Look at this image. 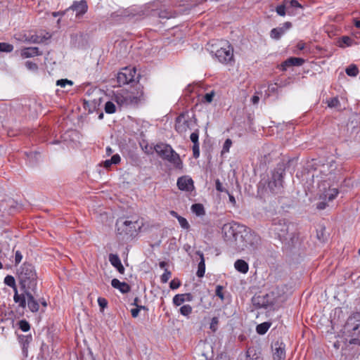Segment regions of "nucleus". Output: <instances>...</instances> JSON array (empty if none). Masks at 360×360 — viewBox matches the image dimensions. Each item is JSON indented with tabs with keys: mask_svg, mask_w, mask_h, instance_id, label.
<instances>
[{
	"mask_svg": "<svg viewBox=\"0 0 360 360\" xmlns=\"http://www.w3.org/2000/svg\"><path fill=\"white\" fill-rule=\"evenodd\" d=\"M239 236L234 248L240 252L246 251L248 253L255 254L260 245L259 236L245 227Z\"/></svg>",
	"mask_w": 360,
	"mask_h": 360,
	"instance_id": "f257e3e1",
	"label": "nucleus"
},
{
	"mask_svg": "<svg viewBox=\"0 0 360 360\" xmlns=\"http://www.w3.org/2000/svg\"><path fill=\"white\" fill-rule=\"evenodd\" d=\"M19 285L22 291H35L37 276L34 267L29 263H24L18 271Z\"/></svg>",
	"mask_w": 360,
	"mask_h": 360,
	"instance_id": "f03ea898",
	"label": "nucleus"
},
{
	"mask_svg": "<svg viewBox=\"0 0 360 360\" xmlns=\"http://www.w3.org/2000/svg\"><path fill=\"white\" fill-rule=\"evenodd\" d=\"M207 49L221 63L227 64L233 60V49L227 41L208 43Z\"/></svg>",
	"mask_w": 360,
	"mask_h": 360,
	"instance_id": "7ed1b4c3",
	"label": "nucleus"
},
{
	"mask_svg": "<svg viewBox=\"0 0 360 360\" xmlns=\"http://www.w3.org/2000/svg\"><path fill=\"white\" fill-rule=\"evenodd\" d=\"M154 150L161 158L169 162L176 168L181 169L182 167L183 163L179 155L169 145L160 143L155 146Z\"/></svg>",
	"mask_w": 360,
	"mask_h": 360,
	"instance_id": "20e7f679",
	"label": "nucleus"
},
{
	"mask_svg": "<svg viewBox=\"0 0 360 360\" xmlns=\"http://www.w3.org/2000/svg\"><path fill=\"white\" fill-rule=\"evenodd\" d=\"M116 102L121 106H136L145 100L142 90L134 92H123L115 95Z\"/></svg>",
	"mask_w": 360,
	"mask_h": 360,
	"instance_id": "39448f33",
	"label": "nucleus"
},
{
	"mask_svg": "<svg viewBox=\"0 0 360 360\" xmlns=\"http://www.w3.org/2000/svg\"><path fill=\"white\" fill-rule=\"evenodd\" d=\"M196 127L197 120L188 112H182L176 119L175 129L181 135H185L188 131L193 130Z\"/></svg>",
	"mask_w": 360,
	"mask_h": 360,
	"instance_id": "423d86ee",
	"label": "nucleus"
},
{
	"mask_svg": "<svg viewBox=\"0 0 360 360\" xmlns=\"http://www.w3.org/2000/svg\"><path fill=\"white\" fill-rule=\"evenodd\" d=\"M244 228V226L235 222L225 224L221 230L224 240L234 248L237 239L240 237Z\"/></svg>",
	"mask_w": 360,
	"mask_h": 360,
	"instance_id": "0eeeda50",
	"label": "nucleus"
},
{
	"mask_svg": "<svg viewBox=\"0 0 360 360\" xmlns=\"http://www.w3.org/2000/svg\"><path fill=\"white\" fill-rule=\"evenodd\" d=\"M138 78L136 68L131 66L122 68L117 76V80L120 86L128 84Z\"/></svg>",
	"mask_w": 360,
	"mask_h": 360,
	"instance_id": "6e6552de",
	"label": "nucleus"
},
{
	"mask_svg": "<svg viewBox=\"0 0 360 360\" xmlns=\"http://www.w3.org/2000/svg\"><path fill=\"white\" fill-rule=\"evenodd\" d=\"M284 173L285 170L281 167L276 168L273 172L271 179L268 184V187L272 193H278L281 191Z\"/></svg>",
	"mask_w": 360,
	"mask_h": 360,
	"instance_id": "1a4fd4ad",
	"label": "nucleus"
},
{
	"mask_svg": "<svg viewBox=\"0 0 360 360\" xmlns=\"http://www.w3.org/2000/svg\"><path fill=\"white\" fill-rule=\"evenodd\" d=\"M271 230L280 239L286 240L289 231V224L284 219H275L272 222Z\"/></svg>",
	"mask_w": 360,
	"mask_h": 360,
	"instance_id": "9d476101",
	"label": "nucleus"
},
{
	"mask_svg": "<svg viewBox=\"0 0 360 360\" xmlns=\"http://www.w3.org/2000/svg\"><path fill=\"white\" fill-rule=\"evenodd\" d=\"M4 283L11 287L14 291L13 300L18 304V307L25 309L26 307V302L24 294H19L13 276L8 275L4 278Z\"/></svg>",
	"mask_w": 360,
	"mask_h": 360,
	"instance_id": "9b49d317",
	"label": "nucleus"
},
{
	"mask_svg": "<svg viewBox=\"0 0 360 360\" xmlns=\"http://www.w3.org/2000/svg\"><path fill=\"white\" fill-rule=\"evenodd\" d=\"M136 221L118 220L116 223L117 233L132 236L136 232Z\"/></svg>",
	"mask_w": 360,
	"mask_h": 360,
	"instance_id": "f8f14e48",
	"label": "nucleus"
},
{
	"mask_svg": "<svg viewBox=\"0 0 360 360\" xmlns=\"http://www.w3.org/2000/svg\"><path fill=\"white\" fill-rule=\"evenodd\" d=\"M32 292H34V291L25 290L22 291L21 294L25 295L26 306L27 305L29 309L32 312H37L39 309V304L38 302L36 300V299L34 297Z\"/></svg>",
	"mask_w": 360,
	"mask_h": 360,
	"instance_id": "ddd939ff",
	"label": "nucleus"
},
{
	"mask_svg": "<svg viewBox=\"0 0 360 360\" xmlns=\"http://www.w3.org/2000/svg\"><path fill=\"white\" fill-rule=\"evenodd\" d=\"M177 186L181 191H191L194 188L193 181L186 176L179 177L177 180Z\"/></svg>",
	"mask_w": 360,
	"mask_h": 360,
	"instance_id": "4468645a",
	"label": "nucleus"
},
{
	"mask_svg": "<svg viewBox=\"0 0 360 360\" xmlns=\"http://www.w3.org/2000/svg\"><path fill=\"white\" fill-rule=\"evenodd\" d=\"M87 4L85 1H80L79 2H74L73 4L68 9L72 10L76 12V17L80 18L87 11Z\"/></svg>",
	"mask_w": 360,
	"mask_h": 360,
	"instance_id": "2eb2a0df",
	"label": "nucleus"
},
{
	"mask_svg": "<svg viewBox=\"0 0 360 360\" xmlns=\"http://www.w3.org/2000/svg\"><path fill=\"white\" fill-rule=\"evenodd\" d=\"M292 27V24L290 22H285L282 27L274 28L271 30L270 36L272 39H279L285 32Z\"/></svg>",
	"mask_w": 360,
	"mask_h": 360,
	"instance_id": "dca6fc26",
	"label": "nucleus"
},
{
	"mask_svg": "<svg viewBox=\"0 0 360 360\" xmlns=\"http://www.w3.org/2000/svg\"><path fill=\"white\" fill-rule=\"evenodd\" d=\"M345 330L354 335H359L360 333V321L349 318L345 325Z\"/></svg>",
	"mask_w": 360,
	"mask_h": 360,
	"instance_id": "f3484780",
	"label": "nucleus"
},
{
	"mask_svg": "<svg viewBox=\"0 0 360 360\" xmlns=\"http://www.w3.org/2000/svg\"><path fill=\"white\" fill-rule=\"evenodd\" d=\"M274 360H284L285 352L282 344L276 342L272 347Z\"/></svg>",
	"mask_w": 360,
	"mask_h": 360,
	"instance_id": "a211bd4d",
	"label": "nucleus"
},
{
	"mask_svg": "<svg viewBox=\"0 0 360 360\" xmlns=\"http://www.w3.org/2000/svg\"><path fill=\"white\" fill-rule=\"evenodd\" d=\"M337 170V164L331 161L328 162L327 164H324L321 166L320 172L323 174V176H328L335 174V172Z\"/></svg>",
	"mask_w": 360,
	"mask_h": 360,
	"instance_id": "6ab92c4d",
	"label": "nucleus"
},
{
	"mask_svg": "<svg viewBox=\"0 0 360 360\" xmlns=\"http://www.w3.org/2000/svg\"><path fill=\"white\" fill-rule=\"evenodd\" d=\"M304 63V60L301 58L290 57L285 60L281 65L282 69L285 70L290 66H301Z\"/></svg>",
	"mask_w": 360,
	"mask_h": 360,
	"instance_id": "aec40b11",
	"label": "nucleus"
},
{
	"mask_svg": "<svg viewBox=\"0 0 360 360\" xmlns=\"http://www.w3.org/2000/svg\"><path fill=\"white\" fill-rule=\"evenodd\" d=\"M109 261L110 264L116 268L119 273L123 274L124 273V267L123 266L121 260L117 255L110 254Z\"/></svg>",
	"mask_w": 360,
	"mask_h": 360,
	"instance_id": "412c9836",
	"label": "nucleus"
},
{
	"mask_svg": "<svg viewBox=\"0 0 360 360\" xmlns=\"http://www.w3.org/2000/svg\"><path fill=\"white\" fill-rule=\"evenodd\" d=\"M111 285L114 288L118 289L122 293H127L130 291L129 285L125 282H121L117 278L111 281Z\"/></svg>",
	"mask_w": 360,
	"mask_h": 360,
	"instance_id": "4be33fe9",
	"label": "nucleus"
},
{
	"mask_svg": "<svg viewBox=\"0 0 360 360\" xmlns=\"http://www.w3.org/2000/svg\"><path fill=\"white\" fill-rule=\"evenodd\" d=\"M246 356L247 360H263L260 350L255 347L248 349Z\"/></svg>",
	"mask_w": 360,
	"mask_h": 360,
	"instance_id": "5701e85b",
	"label": "nucleus"
},
{
	"mask_svg": "<svg viewBox=\"0 0 360 360\" xmlns=\"http://www.w3.org/2000/svg\"><path fill=\"white\" fill-rule=\"evenodd\" d=\"M20 55L22 58H32L36 56L41 55L37 47H28L21 50Z\"/></svg>",
	"mask_w": 360,
	"mask_h": 360,
	"instance_id": "b1692460",
	"label": "nucleus"
},
{
	"mask_svg": "<svg viewBox=\"0 0 360 360\" xmlns=\"http://www.w3.org/2000/svg\"><path fill=\"white\" fill-rule=\"evenodd\" d=\"M339 193L338 189L336 188L329 187L328 190H326L323 193L322 198L324 200L333 201Z\"/></svg>",
	"mask_w": 360,
	"mask_h": 360,
	"instance_id": "393cba45",
	"label": "nucleus"
},
{
	"mask_svg": "<svg viewBox=\"0 0 360 360\" xmlns=\"http://www.w3.org/2000/svg\"><path fill=\"white\" fill-rule=\"evenodd\" d=\"M196 254L198 255H199V257L200 258V261L198 264V271H197L196 275L198 277L202 278L204 276L205 272V263L204 255H203V253L200 251H197Z\"/></svg>",
	"mask_w": 360,
	"mask_h": 360,
	"instance_id": "a878e982",
	"label": "nucleus"
},
{
	"mask_svg": "<svg viewBox=\"0 0 360 360\" xmlns=\"http://www.w3.org/2000/svg\"><path fill=\"white\" fill-rule=\"evenodd\" d=\"M115 16H120L122 18L132 17L135 15V11L131 8L120 9L115 11L113 14Z\"/></svg>",
	"mask_w": 360,
	"mask_h": 360,
	"instance_id": "bb28decb",
	"label": "nucleus"
},
{
	"mask_svg": "<svg viewBox=\"0 0 360 360\" xmlns=\"http://www.w3.org/2000/svg\"><path fill=\"white\" fill-rule=\"evenodd\" d=\"M234 266L238 271L243 274L247 273L249 269L248 263L243 259L236 260Z\"/></svg>",
	"mask_w": 360,
	"mask_h": 360,
	"instance_id": "cd10ccee",
	"label": "nucleus"
},
{
	"mask_svg": "<svg viewBox=\"0 0 360 360\" xmlns=\"http://www.w3.org/2000/svg\"><path fill=\"white\" fill-rule=\"evenodd\" d=\"M271 325V323L270 322L260 323L257 326L256 331L259 335H264L267 332Z\"/></svg>",
	"mask_w": 360,
	"mask_h": 360,
	"instance_id": "c85d7f7f",
	"label": "nucleus"
},
{
	"mask_svg": "<svg viewBox=\"0 0 360 360\" xmlns=\"http://www.w3.org/2000/svg\"><path fill=\"white\" fill-rule=\"evenodd\" d=\"M191 210L197 216H202L205 214V209L202 204L196 203L191 206Z\"/></svg>",
	"mask_w": 360,
	"mask_h": 360,
	"instance_id": "c756f323",
	"label": "nucleus"
},
{
	"mask_svg": "<svg viewBox=\"0 0 360 360\" xmlns=\"http://www.w3.org/2000/svg\"><path fill=\"white\" fill-rule=\"evenodd\" d=\"M345 72L348 76L356 77L359 74V69L356 65L352 64L346 68Z\"/></svg>",
	"mask_w": 360,
	"mask_h": 360,
	"instance_id": "7c9ffc66",
	"label": "nucleus"
},
{
	"mask_svg": "<svg viewBox=\"0 0 360 360\" xmlns=\"http://www.w3.org/2000/svg\"><path fill=\"white\" fill-rule=\"evenodd\" d=\"M354 41L351 37L348 36H344L341 38L340 41V47H345V46H351L353 45Z\"/></svg>",
	"mask_w": 360,
	"mask_h": 360,
	"instance_id": "2f4dec72",
	"label": "nucleus"
},
{
	"mask_svg": "<svg viewBox=\"0 0 360 360\" xmlns=\"http://www.w3.org/2000/svg\"><path fill=\"white\" fill-rule=\"evenodd\" d=\"M286 11H288V9L283 0L281 4L276 6V11L278 15L285 16L286 14Z\"/></svg>",
	"mask_w": 360,
	"mask_h": 360,
	"instance_id": "473e14b6",
	"label": "nucleus"
},
{
	"mask_svg": "<svg viewBox=\"0 0 360 360\" xmlns=\"http://www.w3.org/2000/svg\"><path fill=\"white\" fill-rule=\"evenodd\" d=\"M25 40L28 42L33 44H40L44 41V37H41L37 34H32L30 37H26Z\"/></svg>",
	"mask_w": 360,
	"mask_h": 360,
	"instance_id": "72a5a7b5",
	"label": "nucleus"
},
{
	"mask_svg": "<svg viewBox=\"0 0 360 360\" xmlns=\"http://www.w3.org/2000/svg\"><path fill=\"white\" fill-rule=\"evenodd\" d=\"M186 295L178 294L173 297V303L176 306H180L186 301Z\"/></svg>",
	"mask_w": 360,
	"mask_h": 360,
	"instance_id": "f704fd0d",
	"label": "nucleus"
},
{
	"mask_svg": "<svg viewBox=\"0 0 360 360\" xmlns=\"http://www.w3.org/2000/svg\"><path fill=\"white\" fill-rule=\"evenodd\" d=\"M284 3L288 7L289 14L290 13L289 10L291 8H302L301 4L297 0H284Z\"/></svg>",
	"mask_w": 360,
	"mask_h": 360,
	"instance_id": "c9c22d12",
	"label": "nucleus"
},
{
	"mask_svg": "<svg viewBox=\"0 0 360 360\" xmlns=\"http://www.w3.org/2000/svg\"><path fill=\"white\" fill-rule=\"evenodd\" d=\"M180 313L185 316H188L192 313V307L189 304L183 305L180 308Z\"/></svg>",
	"mask_w": 360,
	"mask_h": 360,
	"instance_id": "e433bc0d",
	"label": "nucleus"
},
{
	"mask_svg": "<svg viewBox=\"0 0 360 360\" xmlns=\"http://www.w3.org/2000/svg\"><path fill=\"white\" fill-rule=\"evenodd\" d=\"M13 50V46L12 44L1 42L0 43V51L10 53Z\"/></svg>",
	"mask_w": 360,
	"mask_h": 360,
	"instance_id": "4c0bfd02",
	"label": "nucleus"
},
{
	"mask_svg": "<svg viewBox=\"0 0 360 360\" xmlns=\"http://www.w3.org/2000/svg\"><path fill=\"white\" fill-rule=\"evenodd\" d=\"M105 111L108 114L114 113L116 111L115 105L111 101H108L105 104Z\"/></svg>",
	"mask_w": 360,
	"mask_h": 360,
	"instance_id": "58836bf2",
	"label": "nucleus"
},
{
	"mask_svg": "<svg viewBox=\"0 0 360 360\" xmlns=\"http://www.w3.org/2000/svg\"><path fill=\"white\" fill-rule=\"evenodd\" d=\"M176 219H177L180 226L183 229H188L190 227L188 221L184 217L179 216V215H176Z\"/></svg>",
	"mask_w": 360,
	"mask_h": 360,
	"instance_id": "ea45409f",
	"label": "nucleus"
},
{
	"mask_svg": "<svg viewBox=\"0 0 360 360\" xmlns=\"http://www.w3.org/2000/svg\"><path fill=\"white\" fill-rule=\"evenodd\" d=\"M56 85L64 88L66 86V85L72 86L73 82L71 80L67 79H58L56 82Z\"/></svg>",
	"mask_w": 360,
	"mask_h": 360,
	"instance_id": "a19ab883",
	"label": "nucleus"
},
{
	"mask_svg": "<svg viewBox=\"0 0 360 360\" xmlns=\"http://www.w3.org/2000/svg\"><path fill=\"white\" fill-rule=\"evenodd\" d=\"M198 138H199V130L196 127L195 129H193V132L191 134L190 139H191V141L193 143V144H195V143H199Z\"/></svg>",
	"mask_w": 360,
	"mask_h": 360,
	"instance_id": "79ce46f5",
	"label": "nucleus"
},
{
	"mask_svg": "<svg viewBox=\"0 0 360 360\" xmlns=\"http://www.w3.org/2000/svg\"><path fill=\"white\" fill-rule=\"evenodd\" d=\"M171 276H172L171 271H169L167 269H165L164 274L160 277L161 282L163 283H166L169 281V279L171 278Z\"/></svg>",
	"mask_w": 360,
	"mask_h": 360,
	"instance_id": "37998d69",
	"label": "nucleus"
},
{
	"mask_svg": "<svg viewBox=\"0 0 360 360\" xmlns=\"http://www.w3.org/2000/svg\"><path fill=\"white\" fill-rule=\"evenodd\" d=\"M232 145V141L230 139H227L223 146V148L221 150V154L228 153L229 151V149Z\"/></svg>",
	"mask_w": 360,
	"mask_h": 360,
	"instance_id": "c03bdc74",
	"label": "nucleus"
},
{
	"mask_svg": "<svg viewBox=\"0 0 360 360\" xmlns=\"http://www.w3.org/2000/svg\"><path fill=\"white\" fill-rule=\"evenodd\" d=\"M224 287L221 285H217L216 290H215V295L220 298L221 301L224 300Z\"/></svg>",
	"mask_w": 360,
	"mask_h": 360,
	"instance_id": "a18cd8bd",
	"label": "nucleus"
},
{
	"mask_svg": "<svg viewBox=\"0 0 360 360\" xmlns=\"http://www.w3.org/2000/svg\"><path fill=\"white\" fill-rule=\"evenodd\" d=\"M328 106L330 108H338L340 106V101L338 98H333L327 101Z\"/></svg>",
	"mask_w": 360,
	"mask_h": 360,
	"instance_id": "49530a36",
	"label": "nucleus"
},
{
	"mask_svg": "<svg viewBox=\"0 0 360 360\" xmlns=\"http://www.w3.org/2000/svg\"><path fill=\"white\" fill-rule=\"evenodd\" d=\"M19 327L24 332L28 331L30 328L29 323L25 320H22L19 322Z\"/></svg>",
	"mask_w": 360,
	"mask_h": 360,
	"instance_id": "de8ad7c7",
	"label": "nucleus"
},
{
	"mask_svg": "<svg viewBox=\"0 0 360 360\" xmlns=\"http://www.w3.org/2000/svg\"><path fill=\"white\" fill-rule=\"evenodd\" d=\"M31 340V337L29 336H25L22 338V350L23 352H27V347Z\"/></svg>",
	"mask_w": 360,
	"mask_h": 360,
	"instance_id": "09e8293b",
	"label": "nucleus"
},
{
	"mask_svg": "<svg viewBox=\"0 0 360 360\" xmlns=\"http://www.w3.org/2000/svg\"><path fill=\"white\" fill-rule=\"evenodd\" d=\"M214 92L213 91H210V93H207L203 96V101L207 103H211L213 101V98L214 96Z\"/></svg>",
	"mask_w": 360,
	"mask_h": 360,
	"instance_id": "8fccbe9b",
	"label": "nucleus"
},
{
	"mask_svg": "<svg viewBox=\"0 0 360 360\" xmlns=\"http://www.w3.org/2000/svg\"><path fill=\"white\" fill-rule=\"evenodd\" d=\"M25 66L28 70L32 71H37L38 69V65L35 63L31 61H27L25 63Z\"/></svg>",
	"mask_w": 360,
	"mask_h": 360,
	"instance_id": "3c124183",
	"label": "nucleus"
},
{
	"mask_svg": "<svg viewBox=\"0 0 360 360\" xmlns=\"http://www.w3.org/2000/svg\"><path fill=\"white\" fill-rule=\"evenodd\" d=\"M141 309H145V307L141 306V305H137V307L132 309L131 310L132 317H134V318L137 317L139 316V311Z\"/></svg>",
	"mask_w": 360,
	"mask_h": 360,
	"instance_id": "603ef678",
	"label": "nucleus"
},
{
	"mask_svg": "<svg viewBox=\"0 0 360 360\" xmlns=\"http://www.w3.org/2000/svg\"><path fill=\"white\" fill-rule=\"evenodd\" d=\"M218 323H219L218 318L217 317H213L212 319L211 323H210V329L213 332H215L217 330V326Z\"/></svg>",
	"mask_w": 360,
	"mask_h": 360,
	"instance_id": "864d4df0",
	"label": "nucleus"
},
{
	"mask_svg": "<svg viewBox=\"0 0 360 360\" xmlns=\"http://www.w3.org/2000/svg\"><path fill=\"white\" fill-rule=\"evenodd\" d=\"M193 157L195 158H197L199 157V155H200V146H199V143L193 144Z\"/></svg>",
	"mask_w": 360,
	"mask_h": 360,
	"instance_id": "5fc2aeb1",
	"label": "nucleus"
},
{
	"mask_svg": "<svg viewBox=\"0 0 360 360\" xmlns=\"http://www.w3.org/2000/svg\"><path fill=\"white\" fill-rule=\"evenodd\" d=\"M22 259V255L19 250H17L15 253V264L18 265L21 262Z\"/></svg>",
	"mask_w": 360,
	"mask_h": 360,
	"instance_id": "6e6d98bb",
	"label": "nucleus"
},
{
	"mask_svg": "<svg viewBox=\"0 0 360 360\" xmlns=\"http://www.w3.org/2000/svg\"><path fill=\"white\" fill-rule=\"evenodd\" d=\"M180 285H181V283L179 280L174 279L169 283V287L172 290L177 289L178 288H179Z\"/></svg>",
	"mask_w": 360,
	"mask_h": 360,
	"instance_id": "4d7b16f0",
	"label": "nucleus"
},
{
	"mask_svg": "<svg viewBox=\"0 0 360 360\" xmlns=\"http://www.w3.org/2000/svg\"><path fill=\"white\" fill-rule=\"evenodd\" d=\"M215 184H216V189L219 191V192H226V193H228V191L226 190L221 183L220 182V181L219 179H217L216 180V182H215Z\"/></svg>",
	"mask_w": 360,
	"mask_h": 360,
	"instance_id": "13d9d810",
	"label": "nucleus"
},
{
	"mask_svg": "<svg viewBox=\"0 0 360 360\" xmlns=\"http://www.w3.org/2000/svg\"><path fill=\"white\" fill-rule=\"evenodd\" d=\"M98 303L99 304V306L103 309L105 307H107V304H108V302L107 300L105 299V298H102V297H99L98 299Z\"/></svg>",
	"mask_w": 360,
	"mask_h": 360,
	"instance_id": "bf43d9fd",
	"label": "nucleus"
},
{
	"mask_svg": "<svg viewBox=\"0 0 360 360\" xmlns=\"http://www.w3.org/2000/svg\"><path fill=\"white\" fill-rule=\"evenodd\" d=\"M111 162L113 164H117L120 162V157L118 154H115L112 155V157L110 158Z\"/></svg>",
	"mask_w": 360,
	"mask_h": 360,
	"instance_id": "052dcab7",
	"label": "nucleus"
},
{
	"mask_svg": "<svg viewBox=\"0 0 360 360\" xmlns=\"http://www.w3.org/2000/svg\"><path fill=\"white\" fill-rule=\"evenodd\" d=\"M113 163L111 162L110 161V160H106L103 162V167L105 168H110L111 167V165H112Z\"/></svg>",
	"mask_w": 360,
	"mask_h": 360,
	"instance_id": "680f3d73",
	"label": "nucleus"
},
{
	"mask_svg": "<svg viewBox=\"0 0 360 360\" xmlns=\"http://www.w3.org/2000/svg\"><path fill=\"white\" fill-rule=\"evenodd\" d=\"M327 205L326 202H321L317 204V209L319 210H323L326 207Z\"/></svg>",
	"mask_w": 360,
	"mask_h": 360,
	"instance_id": "e2e57ef3",
	"label": "nucleus"
},
{
	"mask_svg": "<svg viewBox=\"0 0 360 360\" xmlns=\"http://www.w3.org/2000/svg\"><path fill=\"white\" fill-rule=\"evenodd\" d=\"M229 195V201L234 205L236 204V200L233 195L230 194L229 192L227 193Z\"/></svg>",
	"mask_w": 360,
	"mask_h": 360,
	"instance_id": "0e129e2a",
	"label": "nucleus"
},
{
	"mask_svg": "<svg viewBox=\"0 0 360 360\" xmlns=\"http://www.w3.org/2000/svg\"><path fill=\"white\" fill-rule=\"evenodd\" d=\"M297 47L299 50H303L305 47V44L304 42L300 41L297 44Z\"/></svg>",
	"mask_w": 360,
	"mask_h": 360,
	"instance_id": "69168bd1",
	"label": "nucleus"
},
{
	"mask_svg": "<svg viewBox=\"0 0 360 360\" xmlns=\"http://www.w3.org/2000/svg\"><path fill=\"white\" fill-rule=\"evenodd\" d=\"M259 100V98L257 96H254L252 98V102L254 104H257L258 103Z\"/></svg>",
	"mask_w": 360,
	"mask_h": 360,
	"instance_id": "338daca9",
	"label": "nucleus"
},
{
	"mask_svg": "<svg viewBox=\"0 0 360 360\" xmlns=\"http://www.w3.org/2000/svg\"><path fill=\"white\" fill-rule=\"evenodd\" d=\"M349 343L350 344H359L360 345V340H357V339H352L349 340Z\"/></svg>",
	"mask_w": 360,
	"mask_h": 360,
	"instance_id": "774afa93",
	"label": "nucleus"
}]
</instances>
